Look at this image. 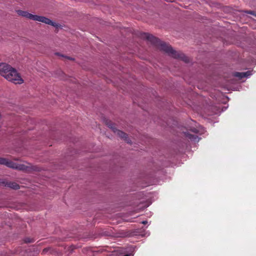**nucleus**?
<instances>
[{
	"label": "nucleus",
	"instance_id": "9",
	"mask_svg": "<svg viewBox=\"0 0 256 256\" xmlns=\"http://www.w3.org/2000/svg\"><path fill=\"white\" fill-rule=\"evenodd\" d=\"M24 242L26 243H32V242H34V240L32 238H25Z\"/></svg>",
	"mask_w": 256,
	"mask_h": 256
},
{
	"label": "nucleus",
	"instance_id": "11",
	"mask_svg": "<svg viewBox=\"0 0 256 256\" xmlns=\"http://www.w3.org/2000/svg\"><path fill=\"white\" fill-rule=\"evenodd\" d=\"M65 58H68V60H74L72 58H70V57H68V56H66Z\"/></svg>",
	"mask_w": 256,
	"mask_h": 256
},
{
	"label": "nucleus",
	"instance_id": "4",
	"mask_svg": "<svg viewBox=\"0 0 256 256\" xmlns=\"http://www.w3.org/2000/svg\"><path fill=\"white\" fill-rule=\"evenodd\" d=\"M0 164L5 165L10 168L22 171H28V167L24 164H18L2 158H0Z\"/></svg>",
	"mask_w": 256,
	"mask_h": 256
},
{
	"label": "nucleus",
	"instance_id": "8",
	"mask_svg": "<svg viewBox=\"0 0 256 256\" xmlns=\"http://www.w3.org/2000/svg\"><path fill=\"white\" fill-rule=\"evenodd\" d=\"M185 136L194 142H198L200 140L198 136L190 134L189 132L186 133Z\"/></svg>",
	"mask_w": 256,
	"mask_h": 256
},
{
	"label": "nucleus",
	"instance_id": "13",
	"mask_svg": "<svg viewBox=\"0 0 256 256\" xmlns=\"http://www.w3.org/2000/svg\"><path fill=\"white\" fill-rule=\"evenodd\" d=\"M142 223L143 224H146L148 223V222H147V221H143V222H142Z\"/></svg>",
	"mask_w": 256,
	"mask_h": 256
},
{
	"label": "nucleus",
	"instance_id": "5",
	"mask_svg": "<svg viewBox=\"0 0 256 256\" xmlns=\"http://www.w3.org/2000/svg\"><path fill=\"white\" fill-rule=\"evenodd\" d=\"M106 124L108 126V128L112 130L115 134H116L119 137L123 138L128 143L130 144L131 142V140L128 138V135L124 132L118 130L115 127L114 124H113L111 121H106Z\"/></svg>",
	"mask_w": 256,
	"mask_h": 256
},
{
	"label": "nucleus",
	"instance_id": "7",
	"mask_svg": "<svg viewBox=\"0 0 256 256\" xmlns=\"http://www.w3.org/2000/svg\"><path fill=\"white\" fill-rule=\"evenodd\" d=\"M251 75V72L250 71H248L246 72H236L234 74V76L240 79H242L244 78L248 77V76Z\"/></svg>",
	"mask_w": 256,
	"mask_h": 256
},
{
	"label": "nucleus",
	"instance_id": "6",
	"mask_svg": "<svg viewBox=\"0 0 256 256\" xmlns=\"http://www.w3.org/2000/svg\"><path fill=\"white\" fill-rule=\"evenodd\" d=\"M0 184L10 188L14 190H18L20 188V186L16 182L4 181L2 180V182H0Z\"/></svg>",
	"mask_w": 256,
	"mask_h": 256
},
{
	"label": "nucleus",
	"instance_id": "12",
	"mask_svg": "<svg viewBox=\"0 0 256 256\" xmlns=\"http://www.w3.org/2000/svg\"><path fill=\"white\" fill-rule=\"evenodd\" d=\"M55 54L58 55V56H60V54L58 52L55 53ZM60 56H62V57L64 56H62V55H60Z\"/></svg>",
	"mask_w": 256,
	"mask_h": 256
},
{
	"label": "nucleus",
	"instance_id": "10",
	"mask_svg": "<svg viewBox=\"0 0 256 256\" xmlns=\"http://www.w3.org/2000/svg\"><path fill=\"white\" fill-rule=\"evenodd\" d=\"M191 130L192 132H194V134H199L200 133V130H198V128H192L191 129Z\"/></svg>",
	"mask_w": 256,
	"mask_h": 256
},
{
	"label": "nucleus",
	"instance_id": "2",
	"mask_svg": "<svg viewBox=\"0 0 256 256\" xmlns=\"http://www.w3.org/2000/svg\"><path fill=\"white\" fill-rule=\"evenodd\" d=\"M0 74L15 84H21L24 82L16 70L6 63L0 64Z\"/></svg>",
	"mask_w": 256,
	"mask_h": 256
},
{
	"label": "nucleus",
	"instance_id": "1",
	"mask_svg": "<svg viewBox=\"0 0 256 256\" xmlns=\"http://www.w3.org/2000/svg\"><path fill=\"white\" fill-rule=\"evenodd\" d=\"M141 37L150 42L152 44L158 47L160 50L167 53L170 56L182 60L186 63L190 62L189 58L185 56L182 52L174 50L172 47L162 42L160 39L154 37L148 33H142L141 34Z\"/></svg>",
	"mask_w": 256,
	"mask_h": 256
},
{
	"label": "nucleus",
	"instance_id": "3",
	"mask_svg": "<svg viewBox=\"0 0 256 256\" xmlns=\"http://www.w3.org/2000/svg\"><path fill=\"white\" fill-rule=\"evenodd\" d=\"M17 13L18 15L26 17L30 20L40 22L52 26L54 27H58V26L56 23L52 22L50 20L44 16L34 15L26 11H24L22 10H17Z\"/></svg>",
	"mask_w": 256,
	"mask_h": 256
}]
</instances>
